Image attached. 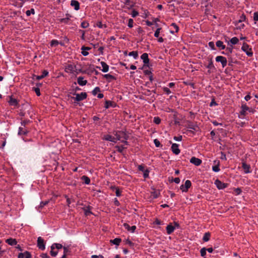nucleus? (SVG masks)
<instances>
[{"instance_id":"obj_46","label":"nucleus","mask_w":258,"mask_h":258,"mask_svg":"<svg viewBox=\"0 0 258 258\" xmlns=\"http://www.w3.org/2000/svg\"><path fill=\"white\" fill-rule=\"evenodd\" d=\"M163 90L164 92L167 95H169L171 93L170 89L167 87H163Z\"/></svg>"},{"instance_id":"obj_25","label":"nucleus","mask_w":258,"mask_h":258,"mask_svg":"<svg viewBox=\"0 0 258 258\" xmlns=\"http://www.w3.org/2000/svg\"><path fill=\"white\" fill-rule=\"evenodd\" d=\"M48 75V72L46 70H44L42 72V75L39 76H36V78L37 80H40Z\"/></svg>"},{"instance_id":"obj_11","label":"nucleus","mask_w":258,"mask_h":258,"mask_svg":"<svg viewBox=\"0 0 258 258\" xmlns=\"http://www.w3.org/2000/svg\"><path fill=\"white\" fill-rule=\"evenodd\" d=\"M141 58L143 60V61L144 63V66H148L149 63L148 54L146 53H144L141 55Z\"/></svg>"},{"instance_id":"obj_64","label":"nucleus","mask_w":258,"mask_h":258,"mask_svg":"<svg viewBox=\"0 0 258 258\" xmlns=\"http://www.w3.org/2000/svg\"><path fill=\"white\" fill-rule=\"evenodd\" d=\"M29 122H30L29 120H23L21 122V125L24 127H25V125L28 124Z\"/></svg>"},{"instance_id":"obj_56","label":"nucleus","mask_w":258,"mask_h":258,"mask_svg":"<svg viewBox=\"0 0 258 258\" xmlns=\"http://www.w3.org/2000/svg\"><path fill=\"white\" fill-rule=\"evenodd\" d=\"M246 17L244 15L241 16L240 19L238 20V23H241L245 20Z\"/></svg>"},{"instance_id":"obj_8","label":"nucleus","mask_w":258,"mask_h":258,"mask_svg":"<svg viewBox=\"0 0 258 258\" xmlns=\"http://www.w3.org/2000/svg\"><path fill=\"white\" fill-rule=\"evenodd\" d=\"M171 150L172 152L175 155H178L180 152L179 149V145L175 143L172 144L171 146Z\"/></svg>"},{"instance_id":"obj_15","label":"nucleus","mask_w":258,"mask_h":258,"mask_svg":"<svg viewBox=\"0 0 258 258\" xmlns=\"http://www.w3.org/2000/svg\"><path fill=\"white\" fill-rule=\"evenodd\" d=\"M65 71L67 73H73L75 71V66L72 64H69L66 66Z\"/></svg>"},{"instance_id":"obj_48","label":"nucleus","mask_w":258,"mask_h":258,"mask_svg":"<svg viewBox=\"0 0 258 258\" xmlns=\"http://www.w3.org/2000/svg\"><path fill=\"white\" fill-rule=\"evenodd\" d=\"M212 170L213 171L215 172H219L220 171V168L219 167V165H215L212 167Z\"/></svg>"},{"instance_id":"obj_44","label":"nucleus","mask_w":258,"mask_h":258,"mask_svg":"<svg viewBox=\"0 0 258 258\" xmlns=\"http://www.w3.org/2000/svg\"><path fill=\"white\" fill-rule=\"evenodd\" d=\"M35 11L33 9H31L30 10H27L26 12V14L27 16H29L31 14H34Z\"/></svg>"},{"instance_id":"obj_17","label":"nucleus","mask_w":258,"mask_h":258,"mask_svg":"<svg viewBox=\"0 0 258 258\" xmlns=\"http://www.w3.org/2000/svg\"><path fill=\"white\" fill-rule=\"evenodd\" d=\"M78 83L80 86H83L86 85L87 83V81L84 80V77H79L78 78Z\"/></svg>"},{"instance_id":"obj_36","label":"nucleus","mask_w":258,"mask_h":258,"mask_svg":"<svg viewBox=\"0 0 258 258\" xmlns=\"http://www.w3.org/2000/svg\"><path fill=\"white\" fill-rule=\"evenodd\" d=\"M59 44V42L58 41H57V40H52L50 42V46L51 47H55L56 46H57Z\"/></svg>"},{"instance_id":"obj_24","label":"nucleus","mask_w":258,"mask_h":258,"mask_svg":"<svg viewBox=\"0 0 258 258\" xmlns=\"http://www.w3.org/2000/svg\"><path fill=\"white\" fill-rule=\"evenodd\" d=\"M249 109V107L246 104H242L241 106L240 114L242 115H245L246 111L248 110Z\"/></svg>"},{"instance_id":"obj_2","label":"nucleus","mask_w":258,"mask_h":258,"mask_svg":"<svg viewBox=\"0 0 258 258\" xmlns=\"http://www.w3.org/2000/svg\"><path fill=\"white\" fill-rule=\"evenodd\" d=\"M241 50L244 51L248 56H252L253 55L251 48L246 43H243Z\"/></svg>"},{"instance_id":"obj_58","label":"nucleus","mask_w":258,"mask_h":258,"mask_svg":"<svg viewBox=\"0 0 258 258\" xmlns=\"http://www.w3.org/2000/svg\"><path fill=\"white\" fill-rule=\"evenodd\" d=\"M34 90H35V92L36 95L38 96H39L41 94H40V89H39V88H35L34 89Z\"/></svg>"},{"instance_id":"obj_38","label":"nucleus","mask_w":258,"mask_h":258,"mask_svg":"<svg viewBox=\"0 0 258 258\" xmlns=\"http://www.w3.org/2000/svg\"><path fill=\"white\" fill-rule=\"evenodd\" d=\"M184 185L185 187V189L187 188V189H188V188L191 186V183L190 180H186Z\"/></svg>"},{"instance_id":"obj_28","label":"nucleus","mask_w":258,"mask_h":258,"mask_svg":"<svg viewBox=\"0 0 258 258\" xmlns=\"http://www.w3.org/2000/svg\"><path fill=\"white\" fill-rule=\"evenodd\" d=\"M91 208L89 206L83 208V210L86 216H89L92 214V212L91 211Z\"/></svg>"},{"instance_id":"obj_5","label":"nucleus","mask_w":258,"mask_h":258,"mask_svg":"<svg viewBox=\"0 0 258 258\" xmlns=\"http://www.w3.org/2000/svg\"><path fill=\"white\" fill-rule=\"evenodd\" d=\"M116 138H114L111 135H106L104 136L103 139L106 141H108L113 143H116L117 140H120V138L119 136L116 134Z\"/></svg>"},{"instance_id":"obj_49","label":"nucleus","mask_w":258,"mask_h":258,"mask_svg":"<svg viewBox=\"0 0 258 258\" xmlns=\"http://www.w3.org/2000/svg\"><path fill=\"white\" fill-rule=\"evenodd\" d=\"M58 253V251L54 250V249H51L50 254L53 256H55Z\"/></svg>"},{"instance_id":"obj_19","label":"nucleus","mask_w":258,"mask_h":258,"mask_svg":"<svg viewBox=\"0 0 258 258\" xmlns=\"http://www.w3.org/2000/svg\"><path fill=\"white\" fill-rule=\"evenodd\" d=\"M208 60L209 61L208 64L206 66V68L209 70L215 69V68L213 64V61L212 57H208Z\"/></svg>"},{"instance_id":"obj_40","label":"nucleus","mask_w":258,"mask_h":258,"mask_svg":"<svg viewBox=\"0 0 258 258\" xmlns=\"http://www.w3.org/2000/svg\"><path fill=\"white\" fill-rule=\"evenodd\" d=\"M208 45L211 50H214L216 49L215 47V44H214V42H213V41L209 42L208 43Z\"/></svg>"},{"instance_id":"obj_50","label":"nucleus","mask_w":258,"mask_h":258,"mask_svg":"<svg viewBox=\"0 0 258 258\" xmlns=\"http://www.w3.org/2000/svg\"><path fill=\"white\" fill-rule=\"evenodd\" d=\"M253 20L256 22L258 21V11L253 14Z\"/></svg>"},{"instance_id":"obj_9","label":"nucleus","mask_w":258,"mask_h":258,"mask_svg":"<svg viewBox=\"0 0 258 258\" xmlns=\"http://www.w3.org/2000/svg\"><path fill=\"white\" fill-rule=\"evenodd\" d=\"M100 63H101L102 69H101V68L99 67H97V68L101 70L104 73L107 72L109 71L108 65L106 62H105L104 61H101Z\"/></svg>"},{"instance_id":"obj_21","label":"nucleus","mask_w":258,"mask_h":258,"mask_svg":"<svg viewBox=\"0 0 258 258\" xmlns=\"http://www.w3.org/2000/svg\"><path fill=\"white\" fill-rule=\"evenodd\" d=\"M91 48L89 47L82 46L81 48V50H82L81 52L82 54L84 56H87L89 54L88 51Z\"/></svg>"},{"instance_id":"obj_27","label":"nucleus","mask_w":258,"mask_h":258,"mask_svg":"<svg viewBox=\"0 0 258 258\" xmlns=\"http://www.w3.org/2000/svg\"><path fill=\"white\" fill-rule=\"evenodd\" d=\"M216 45L217 47L222 50L226 48V46L225 45H224L223 42L220 40H218L216 42Z\"/></svg>"},{"instance_id":"obj_16","label":"nucleus","mask_w":258,"mask_h":258,"mask_svg":"<svg viewBox=\"0 0 258 258\" xmlns=\"http://www.w3.org/2000/svg\"><path fill=\"white\" fill-rule=\"evenodd\" d=\"M18 257V258H31V255L28 251H25L24 253H20Z\"/></svg>"},{"instance_id":"obj_59","label":"nucleus","mask_w":258,"mask_h":258,"mask_svg":"<svg viewBox=\"0 0 258 258\" xmlns=\"http://www.w3.org/2000/svg\"><path fill=\"white\" fill-rule=\"evenodd\" d=\"M173 139L175 141L179 142L182 140V136L174 137Z\"/></svg>"},{"instance_id":"obj_63","label":"nucleus","mask_w":258,"mask_h":258,"mask_svg":"<svg viewBox=\"0 0 258 258\" xmlns=\"http://www.w3.org/2000/svg\"><path fill=\"white\" fill-rule=\"evenodd\" d=\"M115 195L117 197H118L121 196V191L119 190L118 188L116 189Z\"/></svg>"},{"instance_id":"obj_3","label":"nucleus","mask_w":258,"mask_h":258,"mask_svg":"<svg viewBox=\"0 0 258 258\" xmlns=\"http://www.w3.org/2000/svg\"><path fill=\"white\" fill-rule=\"evenodd\" d=\"M215 60L217 62H220L222 64V68H225L227 64V60L225 57L218 55L216 57Z\"/></svg>"},{"instance_id":"obj_6","label":"nucleus","mask_w":258,"mask_h":258,"mask_svg":"<svg viewBox=\"0 0 258 258\" xmlns=\"http://www.w3.org/2000/svg\"><path fill=\"white\" fill-rule=\"evenodd\" d=\"M37 246L40 249L42 250H44L45 248V245L44 244V240L41 237H39L37 238Z\"/></svg>"},{"instance_id":"obj_62","label":"nucleus","mask_w":258,"mask_h":258,"mask_svg":"<svg viewBox=\"0 0 258 258\" xmlns=\"http://www.w3.org/2000/svg\"><path fill=\"white\" fill-rule=\"evenodd\" d=\"M144 177L145 178H147L149 176V171L148 170H145L144 171Z\"/></svg>"},{"instance_id":"obj_29","label":"nucleus","mask_w":258,"mask_h":258,"mask_svg":"<svg viewBox=\"0 0 258 258\" xmlns=\"http://www.w3.org/2000/svg\"><path fill=\"white\" fill-rule=\"evenodd\" d=\"M239 39L236 37H232L229 41V42H228V45L230 44V43L232 45H235L238 43Z\"/></svg>"},{"instance_id":"obj_45","label":"nucleus","mask_w":258,"mask_h":258,"mask_svg":"<svg viewBox=\"0 0 258 258\" xmlns=\"http://www.w3.org/2000/svg\"><path fill=\"white\" fill-rule=\"evenodd\" d=\"M153 121L155 123L159 124L161 122V119L159 117H155Z\"/></svg>"},{"instance_id":"obj_10","label":"nucleus","mask_w":258,"mask_h":258,"mask_svg":"<svg viewBox=\"0 0 258 258\" xmlns=\"http://www.w3.org/2000/svg\"><path fill=\"white\" fill-rule=\"evenodd\" d=\"M190 162L196 166H199L202 163V160L195 157H192L190 159Z\"/></svg>"},{"instance_id":"obj_14","label":"nucleus","mask_w":258,"mask_h":258,"mask_svg":"<svg viewBox=\"0 0 258 258\" xmlns=\"http://www.w3.org/2000/svg\"><path fill=\"white\" fill-rule=\"evenodd\" d=\"M123 226L125 229L129 231H131L132 233H134L136 229V226H130L128 224L126 223H124L123 224Z\"/></svg>"},{"instance_id":"obj_53","label":"nucleus","mask_w":258,"mask_h":258,"mask_svg":"<svg viewBox=\"0 0 258 258\" xmlns=\"http://www.w3.org/2000/svg\"><path fill=\"white\" fill-rule=\"evenodd\" d=\"M69 21V18H65L60 19V22L63 23L68 24Z\"/></svg>"},{"instance_id":"obj_37","label":"nucleus","mask_w":258,"mask_h":258,"mask_svg":"<svg viewBox=\"0 0 258 258\" xmlns=\"http://www.w3.org/2000/svg\"><path fill=\"white\" fill-rule=\"evenodd\" d=\"M100 91V89L99 87H95L93 90L92 91V94L94 95V96H95L98 93H99V92Z\"/></svg>"},{"instance_id":"obj_54","label":"nucleus","mask_w":258,"mask_h":258,"mask_svg":"<svg viewBox=\"0 0 258 258\" xmlns=\"http://www.w3.org/2000/svg\"><path fill=\"white\" fill-rule=\"evenodd\" d=\"M154 143L156 147H159L160 146V143L159 140L157 139H155L154 140Z\"/></svg>"},{"instance_id":"obj_55","label":"nucleus","mask_w":258,"mask_h":258,"mask_svg":"<svg viewBox=\"0 0 258 258\" xmlns=\"http://www.w3.org/2000/svg\"><path fill=\"white\" fill-rule=\"evenodd\" d=\"M116 148L117 149V151L120 152V153H121L123 150H124V147H123V146H116Z\"/></svg>"},{"instance_id":"obj_47","label":"nucleus","mask_w":258,"mask_h":258,"mask_svg":"<svg viewBox=\"0 0 258 258\" xmlns=\"http://www.w3.org/2000/svg\"><path fill=\"white\" fill-rule=\"evenodd\" d=\"M134 20L132 19H130L128 20V22L127 26L130 28H132L133 27Z\"/></svg>"},{"instance_id":"obj_52","label":"nucleus","mask_w":258,"mask_h":258,"mask_svg":"<svg viewBox=\"0 0 258 258\" xmlns=\"http://www.w3.org/2000/svg\"><path fill=\"white\" fill-rule=\"evenodd\" d=\"M138 15H139V13L137 11H136L135 10H134L132 11V14H131V15H132V17H133V18L136 17Z\"/></svg>"},{"instance_id":"obj_32","label":"nucleus","mask_w":258,"mask_h":258,"mask_svg":"<svg viewBox=\"0 0 258 258\" xmlns=\"http://www.w3.org/2000/svg\"><path fill=\"white\" fill-rule=\"evenodd\" d=\"M62 247V245L61 244L59 243H53L51 246V249H61Z\"/></svg>"},{"instance_id":"obj_57","label":"nucleus","mask_w":258,"mask_h":258,"mask_svg":"<svg viewBox=\"0 0 258 258\" xmlns=\"http://www.w3.org/2000/svg\"><path fill=\"white\" fill-rule=\"evenodd\" d=\"M180 188L182 192H186L188 190V189L187 188L185 189V187L184 185H183V184H182L180 186Z\"/></svg>"},{"instance_id":"obj_20","label":"nucleus","mask_w":258,"mask_h":258,"mask_svg":"<svg viewBox=\"0 0 258 258\" xmlns=\"http://www.w3.org/2000/svg\"><path fill=\"white\" fill-rule=\"evenodd\" d=\"M242 167L245 173H248L250 172V165L247 164L245 162L242 163Z\"/></svg>"},{"instance_id":"obj_60","label":"nucleus","mask_w":258,"mask_h":258,"mask_svg":"<svg viewBox=\"0 0 258 258\" xmlns=\"http://www.w3.org/2000/svg\"><path fill=\"white\" fill-rule=\"evenodd\" d=\"M104 77L106 78V79H114V77L112 75L109 74L105 75Z\"/></svg>"},{"instance_id":"obj_31","label":"nucleus","mask_w":258,"mask_h":258,"mask_svg":"<svg viewBox=\"0 0 258 258\" xmlns=\"http://www.w3.org/2000/svg\"><path fill=\"white\" fill-rule=\"evenodd\" d=\"M121 240L120 238H116L114 239L110 240V242L116 245H119Z\"/></svg>"},{"instance_id":"obj_43","label":"nucleus","mask_w":258,"mask_h":258,"mask_svg":"<svg viewBox=\"0 0 258 258\" xmlns=\"http://www.w3.org/2000/svg\"><path fill=\"white\" fill-rule=\"evenodd\" d=\"M206 251L207 249L205 247L202 248L200 250L201 256L203 257L205 256V255L206 254Z\"/></svg>"},{"instance_id":"obj_23","label":"nucleus","mask_w":258,"mask_h":258,"mask_svg":"<svg viewBox=\"0 0 258 258\" xmlns=\"http://www.w3.org/2000/svg\"><path fill=\"white\" fill-rule=\"evenodd\" d=\"M232 51L233 46L232 45H230L229 47H227L226 48L225 52L223 51L221 52V53L229 56L232 52Z\"/></svg>"},{"instance_id":"obj_51","label":"nucleus","mask_w":258,"mask_h":258,"mask_svg":"<svg viewBox=\"0 0 258 258\" xmlns=\"http://www.w3.org/2000/svg\"><path fill=\"white\" fill-rule=\"evenodd\" d=\"M171 26L172 27L175 29V31L176 32H177L178 31V27L175 23H172Z\"/></svg>"},{"instance_id":"obj_18","label":"nucleus","mask_w":258,"mask_h":258,"mask_svg":"<svg viewBox=\"0 0 258 258\" xmlns=\"http://www.w3.org/2000/svg\"><path fill=\"white\" fill-rule=\"evenodd\" d=\"M28 133L27 129L24 126H21L19 128L18 135H26Z\"/></svg>"},{"instance_id":"obj_12","label":"nucleus","mask_w":258,"mask_h":258,"mask_svg":"<svg viewBox=\"0 0 258 258\" xmlns=\"http://www.w3.org/2000/svg\"><path fill=\"white\" fill-rule=\"evenodd\" d=\"M71 6L74 7L76 11H78L80 9V3L76 0H72Z\"/></svg>"},{"instance_id":"obj_41","label":"nucleus","mask_w":258,"mask_h":258,"mask_svg":"<svg viewBox=\"0 0 258 258\" xmlns=\"http://www.w3.org/2000/svg\"><path fill=\"white\" fill-rule=\"evenodd\" d=\"M96 26L99 28H105L106 27V25L105 24H103L101 23V22H98L96 23Z\"/></svg>"},{"instance_id":"obj_33","label":"nucleus","mask_w":258,"mask_h":258,"mask_svg":"<svg viewBox=\"0 0 258 258\" xmlns=\"http://www.w3.org/2000/svg\"><path fill=\"white\" fill-rule=\"evenodd\" d=\"M128 55L130 56H133L134 58V59H136L138 57V53L137 51H133L129 52Z\"/></svg>"},{"instance_id":"obj_39","label":"nucleus","mask_w":258,"mask_h":258,"mask_svg":"<svg viewBox=\"0 0 258 258\" xmlns=\"http://www.w3.org/2000/svg\"><path fill=\"white\" fill-rule=\"evenodd\" d=\"M81 26L83 28H87L89 27V24L87 21H83L81 23Z\"/></svg>"},{"instance_id":"obj_42","label":"nucleus","mask_w":258,"mask_h":258,"mask_svg":"<svg viewBox=\"0 0 258 258\" xmlns=\"http://www.w3.org/2000/svg\"><path fill=\"white\" fill-rule=\"evenodd\" d=\"M161 28H158L154 33V36L156 38H158Z\"/></svg>"},{"instance_id":"obj_13","label":"nucleus","mask_w":258,"mask_h":258,"mask_svg":"<svg viewBox=\"0 0 258 258\" xmlns=\"http://www.w3.org/2000/svg\"><path fill=\"white\" fill-rule=\"evenodd\" d=\"M14 5L18 8H21L24 5L25 0H13Z\"/></svg>"},{"instance_id":"obj_1","label":"nucleus","mask_w":258,"mask_h":258,"mask_svg":"<svg viewBox=\"0 0 258 258\" xmlns=\"http://www.w3.org/2000/svg\"><path fill=\"white\" fill-rule=\"evenodd\" d=\"M179 225L176 222L170 223L166 226V231L168 234H171L176 228H178Z\"/></svg>"},{"instance_id":"obj_7","label":"nucleus","mask_w":258,"mask_h":258,"mask_svg":"<svg viewBox=\"0 0 258 258\" xmlns=\"http://www.w3.org/2000/svg\"><path fill=\"white\" fill-rule=\"evenodd\" d=\"M215 184L219 189H223L227 187V184L222 182L218 179L215 181Z\"/></svg>"},{"instance_id":"obj_61","label":"nucleus","mask_w":258,"mask_h":258,"mask_svg":"<svg viewBox=\"0 0 258 258\" xmlns=\"http://www.w3.org/2000/svg\"><path fill=\"white\" fill-rule=\"evenodd\" d=\"M48 203V201L41 202L40 204V207L42 208L46 205Z\"/></svg>"},{"instance_id":"obj_34","label":"nucleus","mask_w":258,"mask_h":258,"mask_svg":"<svg viewBox=\"0 0 258 258\" xmlns=\"http://www.w3.org/2000/svg\"><path fill=\"white\" fill-rule=\"evenodd\" d=\"M82 179L83 181V182L86 184H89L90 182V178L86 176H83L82 177Z\"/></svg>"},{"instance_id":"obj_22","label":"nucleus","mask_w":258,"mask_h":258,"mask_svg":"<svg viewBox=\"0 0 258 258\" xmlns=\"http://www.w3.org/2000/svg\"><path fill=\"white\" fill-rule=\"evenodd\" d=\"M153 191H151V196L152 199H156L157 198L159 195L160 191L157 190H155L154 188H153Z\"/></svg>"},{"instance_id":"obj_26","label":"nucleus","mask_w":258,"mask_h":258,"mask_svg":"<svg viewBox=\"0 0 258 258\" xmlns=\"http://www.w3.org/2000/svg\"><path fill=\"white\" fill-rule=\"evenodd\" d=\"M6 243L10 245H15L17 244V241L15 239L9 238L6 240Z\"/></svg>"},{"instance_id":"obj_30","label":"nucleus","mask_w":258,"mask_h":258,"mask_svg":"<svg viewBox=\"0 0 258 258\" xmlns=\"http://www.w3.org/2000/svg\"><path fill=\"white\" fill-rule=\"evenodd\" d=\"M9 103L12 106H16L18 104V101L16 99L11 97L9 101Z\"/></svg>"},{"instance_id":"obj_4","label":"nucleus","mask_w":258,"mask_h":258,"mask_svg":"<svg viewBox=\"0 0 258 258\" xmlns=\"http://www.w3.org/2000/svg\"><path fill=\"white\" fill-rule=\"evenodd\" d=\"M74 95H75L76 97H72V98L77 101H82L87 97V94L85 92H81L80 94L75 93Z\"/></svg>"},{"instance_id":"obj_35","label":"nucleus","mask_w":258,"mask_h":258,"mask_svg":"<svg viewBox=\"0 0 258 258\" xmlns=\"http://www.w3.org/2000/svg\"><path fill=\"white\" fill-rule=\"evenodd\" d=\"M210 237V234L209 232H207V233H205V234L203 236V241L207 242L209 240Z\"/></svg>"}]
</instances>
